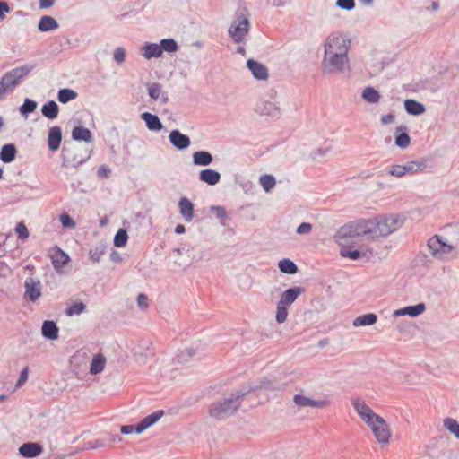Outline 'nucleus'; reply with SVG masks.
<instances>
[{"label": "nucleus", "mask_w": 459, "mask_h": 459, "mask_svg": "<svg viewBox=\"0 0 459 459\" xmlns=\"http://www.w3.org/2000/svg\"><path fill=\"white\" fill-rule=\"evenodd\" d=\"M163 414L164 411L162 410H159L143 418L142 421L147 428H150L155 424L163 416Z\"/></svg>", "instance_id": "45"}, {"label": "nucleus", "mask_w": 459, "mask_h": 459, "mask_svg": "<svg viewBox=\"0 0 459 459\" xmlns=\"http://www.w3.org/2000/svg\"><path fill=\"white\" fill-rule=\"evenodd\" d=\"M427 247L429 253L437 259L443 258L445 255H447L452 251V246L443 242L437 235H435L429 239Z\"/></svg>", "instance_id": "10"}, {"label": "nucleus", "mask_w": 459, "mask_h": 459, "mask_svg": "<svg viewBox=\"0 0 459 459\" xmlns=\"http://www.w3.org/2000/svg\"><path fill=\"white\" fill-rule=\"evenodd\" d=\"M106 364V358L101 354L98 353L92 359L90 367V373L92 375L100 374L103 371Z\"/></svg>", "instance_id": "33"}, {"label": "nucleus", "mask_w": 459, "mask_h": 459, "mask_svg": "<svg viewBox=\"0 0 459 459\" xmlns=\"http://www.w3.org/2000/svg\"><path fill=\"white\" fill-rule=\"evenodd\" d=\"M59 28V23L57 21L49 15L42 16L38 23V30L40 32H48L50 30H54Z\"/></svg>", "instance_id": "27"}, {"label": "nucleus", "mask_w": 459, "mask_h": 459, "mask_svg": "<svg viewBox=\"0 0 459 459\" xmlns=\"http://www.w3.org/2000/svg\"><path fill=\"white\" fill-rule=\"evenodd\" d=\"M251 390L252 388L238 389L230 397L212 403L209 406V415L217 420H224L232 416L239 408L241 399Z\"/></svg>", "instance_id": "2"}, {"label": "nucleus", "mask_w": 459, "mask_h": 459, "mask_svg": "<svg viewBox=\"0 0 459 459\" xmlns=\"http://www.w3.org/2000/svg\"><path fill=\"white\" fill-rule=\"evenodd\" d=\"M293 401L299 407L325 408L329 405L327 400H313L302 394H296Z\"/></svg>", "instance_id": "15"}, {"label": "nucleus", "mask_w": 459, "mask_h": 459, "mask_svg": "<svg viewBox=\"0 0 459 459\" xmlns=\"http://www.w3.org/2000/svg\"><path fill=\"white\" fill-rule=\"evenodd\" d=\"M305 291L302 287H292L286 290L281 296L278 302L290 307Z\"/></svg>", "instance_id": "18"}, {"label": "nucleus", "mask_w": 459, "mask_h": 459, "mask_svg": "<svg viewBox=\"0 0 459 459\" xmlns=\"http://www.w3.org/2000/svg\"><path fill=\"white\" fill-rule=\"evenodd\" d=\"M17 149L13 143L4 144L0 151V160L4 163H10L14 160Z\"/></svg>", "instance_id": "28"}, {"label": "nucleus", "mask_w": 459, "mask_h": 459, "mask_svg": "<svg viewBox=\"0 0 459 459\" xmlns=\"http://www.w3.org/2000/svg\"><path fill=\"white\" fill-rule=\"evenodd\" d=\"M247 66L255 79L267 80L269 76L268 69L262 63H259L254 59H248L247 61Z\"/></svg>", "instance_id": "14"}, {"label": "nucleus", "mask_w": 459, "mask_h": 459, "mask_svg": "<svg viewBox=\"0 0 459 459\" xmlns=\"http://www.w3.org/2000/svg\"><path fill=\"white\" fill-rule=\"evenodd\" d=\"M137 306L141 309H146L148 307V298L145 294L140 293L137 297Z\"/></svg>", "instance_id": "56"}, {"label": "nucleus", "mask_w": 459, "mask_h": 459, "mask_svg": "<svg viewBox=\"0 0 459 459\" xmlns=\"http://www.w3.org/2000/svg\"><path fill=\"white\" fill-rule=\"evenodd\" d=\"M255 110L263 116H268L274 119L281 117V108L274 102L268 100H262L257 103Z\"/></svg>", "instance_id": "12"}, {"label": "nucleus", "mask_w": 459, "mask_h": 459, "mask_svg": "<svg viewBox=\"0 0 459 459\" xmlns=\"http://www.w3.org/2000/svg\"><path fill=\"white\" fill-rule=\"evenodd\" d=\"M41 113L45 117L54 120L58 117L59 107L56 101L49 100L42 106Z\"/></svg>", "instance_id": "29"}, {"label": "nucleus", "mask_w": 459, "mask_h": 459, "mask_svg": "<svg viewBox=\"0 0 459 459\" xmlns=\"http://www.w3.org/2000/svg\"><path fill=\"white\" fill-rule=\"evenodd\" d=\"M141 118L145 122L147 128L151 131H160L163 128V125L157 115L143 112L141 114Z\"/></svg>", "instance_id": "21"}, {"label": "nucleus", "mask_w": 459, "mask_h": 459, "mask_svg": "<svg viewBox=\"0 0 459 459\" xmlns=\"http://www.w3.org/2000/svg\"><path fill=\"white\" fill-rule=\"evenodd\" d=\"M288 306L282 305L280 302L277 303L275 319L278 324H282L286 321L288 316Z\"/></svg>", "instance_id": "46"}, {"label": "nucleus", "mask_w": 459, "mask_h": 459, "mask_svg": "<svg viewBox=\"0 0 459 459\" xmlns=\"http://www.w3.org/2000/svg\"><path fill=\"white\" fill-rule=\"evenodd\" d=\"M72 139L77 142H85L87 143L93 142L92 133L90 129L83 126H74L72 130Z\"/></svg>", "instance_id": "20"}, {"label": "nucleus", "mask_w": 459, "mask_h": 459, "mask_svg": "<svg viewBox=\"0 0 459 459\" xmlns=\"http://www.w3.org/2000/svg\"><path fill=\"white\" fill-rule=\"evenodd\" d=\"M212 160V155L207 151H197L193 153V162L196 166H208Z\"/></svg>", "instance_id": "31"}, {"label": "nucleus", "mask_w": 459, "mask_h": 459, "mask_svg": "<svg viewBox=\"0 0 459 459\" xmlns=\"http://www.w3.org/2000/svg\"><path fill=\"white\" fill-rule=\"evenodd\" d=\"M42 296V284L39 279L28 277L24 281L23 298L31 303H37Z\"/></svg>", "instance_id": "9"}, {"label": "nucleus", "mask_w": 459, "mask_h": 459, "mask_svg": "<svg viewBox=\"0 0 459 459\" xmlns=\"http://www.w3.org/2000/svg\"><path fill=\"white\" fill-rule=\"evenodd\" d=\"M59 329L56 324L51 320H46L42 324L41 333L42 335L51 341L58 338Z\"/></svg>", "instance_id": "26"}, {"label": "nucleus", "mask_w": 459, "mask_h": 459, "mask_svg": "<svg viewBox=\"0 0 459 459\" xmlns=\"http://www.w3.org/2000/svg\"><path fill=\"white\" fill-rule=\"evenodd\" d=\"M211 211L221 221L225 220L227 217V212L223 206L212 205L211 206Z\"/></svg>", "instance_id": "54"}, {"label": "nucleus", "mask_w": 459, "mask_h": 459, "mask_svg": "<svg viewBox=\"0 0 459 459\" xmlns=\"http://www.w3.org/2000/svg\"><path fill=\"white\" fill-rule=\"evenodd\" d=\"M77 96V92L69 88L60 89L57 92V100L64 104L75 100Z\"/></svg>", "instance_id": "38"}, {"label": "nucleus", "mask_w": 459, "mask_h": 459, "mask_svg": "<svg viewBox=\"0 0 459 459\" xmlns=\"http://www.w3.org/2000/svg\"><path fill=\"white\" fill-rule=\"evenodd\" d=\"M361 97L364 100L368 103H377L380 100V94L378 91H377L373 87H366L361 93Z\"/></svg>", "instance_id": "36"}, {"label": "nucleus", "mask_w": 459, "mask_h": 459, "mask_svg": "<svg viewBox=\"0 0 459 459\" xmlns=\"http://www.w3.org/2000/svg\"><path fill=\"white\" fill-rule=\"evenodd\" d=\"M278 267L281 273L287 274H295L298 272V266L289 258L281 259L278 264Z\"/></svg>", "instance_id": "37"}, {"label": "nucleus", "mask_w": 459, "mask_h": 459, "mask_svg": "<svg viewBox=\"0 0 459 459\" xmlns=\"http://www.w3.org/2000/svg\"><path fill=\"white\" fill-rule=\"evenodd\" d=\"M352 405L359 416L367 425L373 421L375 417H379V415L376 414L373 410L360 399H355L352 402Z\"/></svg>", "instance_id": "11"}, {"label": "nucleus", "mask_w": 459, "mask_h": 459, "mask_svg": "<svg viewBox=\"0 0 459 459\" xmlns=\"http://www.w3.org/2000/svg\"><path fill=\"white\" fill-rule=\"evenodd\" d=\"M336 5L346 11H351L355 8V1L354 0H337Z\"/></svg>", "instance_id": "53"}, {"label": "nucleus", "mask_w": 459, "mask_h": 459, "mask_svg": "<svg viewBox=\"0 0 459 459\" xmlns=\"http://www.w3.org/2000/svg\"><path fill=\"white\" fill-rule=\"evenodd\" d=\"M377 321V316L374 313H368L356 317L353 321L355 327L372 325Z\"/></svg>", "instance_id": "35"}, {"label": "nucleus", "mask_w": 459, "mask_h": 459, "mask_svg": "<svg viewBox=\"0 0 459 459\" xmlns=\"http://www.w3.org/2000/svg\"><path fill=\"white\" fill-rule=\"evenodd\" d=\"M340 255L342 257H348L351 260H358L361 256V252L359 250H349L346 248H342L340 250Z\"/></svg>", "instance_id": "48"}, {"label": "nucleus", "mask_w": 459, "mask_h": 459, "mask_svg": "<svg viewBox=\"0 0 459 459\" xmlns=\"http://www.w3.org/2000/svg\"><path fill=\"white\" fill-rule=\"evenodd\" d=\"M15 231L21 239H26L29 237V230L22 221L16 224Z\"/></svg>", "instance_id": "51"}, {"label": "nucleus", "mask_w": 459, "mask_h": 459, "mask_svg": "<svg viewBox=\"0 0 459 459\" xmlns=\"http://www.w3.org/2000/svg\"><path fill=\"white\" fill-rule=\"evenodd\" d=\"M160 46L162 48V52L173 53L178 49V45L174 39H163L160 40Z\"/></svg>", "instance_id": "44"}, {"label": "nucleus", "mask_w": 459, "mask_h": 459, "mask_svg": "<svg viewBox=\"0 0 459 459\" xmlns=\"http://www.w3.org/2000/svg\"><path fill=\"white\" fill-rule=\"evenodd\" d=\"M169 139L170 143L178 150H185L190 146V138L175 129L169 133Z\"/></svg>", "instance_id": "13"}, {"label": "nucleus", "mask_w": 459, "mask_h": 459, "mask_svg": "<svg viewBox=\"0 0 459 459\" xmlns=\"http://www.w3.org/2000/svg\"><path fill=\"white\" fill-rule=\"evenodd\" d=\"M141 54L146 59L158 58L162 55V48L157 43H146L141 48Z\"/></svg>", "instance_id": "23"}, {"label": "nucleus", "mask_w": 459, "mask_h": 459, "mask_svg": "<svg viewBox=\"0 0 459 459\" xmlns=\"http://www.w3.org/2000/svg\"><path fill=\"white\" fill-rule=\"evenodd\" d=\"M425 310H426L425 304L420 302V303H418L417 305L407 306L405 307L397 309L394 311V315L395 316H410L411 317H415V316L421 315Z\"/></svg>", "instance_id": "19"}, {"label": "nucleus", "mask_w": 459, "mask_h": 459, "mask_svg": "<svg viewBox=\"0 0 459 459\" xmlns=\"http://www.w3.org/2000/svg\"><path fill=\"white\" fill-rule=\"evenodd\" d=\"M58 253L61 256V259H56V258H53L52 259V264H53V266L57 269V268H60L64 265H65L68 261L70 260L68 255H66L65 253H64L61 249L58 248Z\"/></svg>", "instance_id": "47"}, {"label": "nucleus", "mask_w": 459, "mask_h": 459, "mask_svg": "<svg viewBox=\"0 0 459 459\" xmlns=\"http://www.w3.org/2000/svg\"><path fill=\"white\" fill-rule=\"evenodd\" d=\"M186 354L188 357H192L195 354V351L193 348H187L185 351H182L180 354L178 355V362H185L184 356Z\"/></svg>", "instance_id": "59"}, {"label": "nucleus", "mask_w": 459, "mask_h": 459, "mask_svg": "<svg viewBox=\"0 0 459 459\" xmlns=\"http://www.w3.org/2000/svg\"><path fill=\"white\" fill-rule=\"evenodd\" d=\"M178 208L180 214L186 221H192L194 217V204L188 198L181 197L178 202Z\"/></svg>", "instance_id": "22"}, {"label": "nucleus", "mask_w": 459, "mask_h": 459, "mask_svg": "<svg viewBox=\"0 0 459 459\" xmlns=\"http://www.w3.org/2000/svg\"><path fill=\"white\" fill-rule=\"evenodd\" d=\"M107 244L100 241L97 243L89 252L90 259L93 264L99 263L101 256L106 253Z\"/></svg>", "instance_id": "32"}, {"label": "nucleus", "mask_w": 459, "mask_h": 459, "mask_svg": "<svg viewBox=\"0 0 459 459\" xmlns=\"http://www.w3.org/2000/svg\"><path fill=\"white\" fill-rule=\"evenodd\" d=\"M37 106L38 104L35 100L26 98L22 105L20 107V113L22 116L27 117L28 114L32 113L36 110Z\"/></svg>", "instance_id": "40"}, {"label": "nucleus", "mask_w": 459, "mask_h": 459, "mask_svg": "<svg viewBox=\"0 0 459 459\" xmlns=\"http://www.w3.org/2000/svg\"><path fill=\"white\" fill-rule=\"evenodd\" d=\"M43 451L39 443L28 442L19 447V454L25 458H34L39 455Z\"/></svg>", "instance_id": "17"}, {"label": "nucleus", "mask_w": 459, "mask_h": 459, "mask_svg": "<svg viewBox=\"0 0 459 459\" xmlns=\"http://www.w3.org/2000/svg\"><path fill=\"white\" fill-rule=\"evenodd\" d=\"M367 235H368V223L360 221L343 225L338 230L334 238L339 244H344L351 238Z\"/></svg>", "instance_id": "5"}, {"label": "nucleus", "mask_w": 459, "mask_h": 459, "mask_svg": "<svg viewBox=\"0 0 459 459\" xmlns=\"http://www.w3.org/2000/svg\"><path fill=\"white\" fill-rule=\"evenodd\" d=\"M91 152L92 151L91 150L84 156H82L75 153L74 147L67 146L65 144L62 148L61 153L62 166L65 168H77L90 159Z\"/></svg>", "instance_id": "7"}, {"label": "nucleus", "mask_w": 459, "mask_h": 459, "mask_svg": "<svg viewBox=\"0 0 459 459\" xmlns=\"http://www.w3.org/2000/svg\"><path fill=\"white\" fill-rule=\"evenodd\" d=\"M419 377L416 374H407L404 376L403 383L407 385H414L418 382Z\"/></svg>", "instance_id": "61"}, {"label": "nucleus", "mask_w": 459, "mask_h": 459, "mask_svg": "<svg viewBox=\"0 0 459 459\" xmlns=\"http://www.w3.org/2000/svg\"><path fill=\"white\" fill-rule=\"evenodd\" d=\"M250 30V22L247 17L238 15L229 29V34L235 43H242Z\"/></svg>", "instance_id": "6"}, {"label": "nucleus", "mask_w": 459, "mask_h": 459, "mask_svg": "<svg viewBox=\"0 0 459 459\" xmlns=\"http://www.w3.org/2000/svg\"><path fill=\"white\" fill-rule=\"evenodd\" d=\"M62 142V129L58 126H55L48 130V146L51 152H56L59 149Z\"/></svg>", "instance_id": "16"}, {"label": "nucleus", "mask_w": 459, "mask_h": 459, "mask_svg": "<svg viewBox=\"0 0 459 459\" xmlns=\"http://www.w3.org/2000/svg\"><path fill=\"white\" fill-rule=\"evenodd\" d=\"M312 225L308 222H302L296 230L298 234H307L311 231Z\"/></svg>", "instance_id": "57"}, {"label": "nucleus", "mask_w": 459, "mask_h": 459, "mask_svg": "<svg viewBox=\"0 0 459 459\" xmlns=\"http://www.w3.org/2000/svg\"><path fill=\"white\" fill-rule=\"evenodd\" d=\"M28 379V368H24L21 374H20V377H19V379L18 381L16 382V387H20L21 385H22Z\"/></svg>", "instance_id": "60"}, {"label": "nucleus", "mask_w": 459, "mask_h": 459, "mask_svg": "<svg viewBox=\"0 0 459 459\" xmlns=\"http://www.w3.org/2000/svg\"><path fill=\"white\" fill-rule=\"evenodd\" d=\"M106 446H107V443L104 441V439H98L93 442H90L88 448L95 449V448H100V447H103Z\"/></svg>", "instance_id": "63"}, {"label": "nucleus", "mask_w": 459, "mask_h": 459, "mask_svg": "<svg viewBox=\"0 0 459 459\" xmlns=\"http://www.w3.org/2000/svg\"><path fill=\"white\" fill-rule=\"evenodd\" d=\"M221 174L212 169H205L200 171L199 179L210 186L218 184L221 180Z\"/></svg>", "instance_id": "24"}, {"label": "nucleus", "mask_w": 459, "mask_h": 459, "mask_svg": "<svg viewBox=\"0 0 459 459\" xmlns=\"http://www.w3.org/2000/svg\"><path fill=\"white\" fill-rule=\"evenodd\" d=\"M128 234L125 229H119L114 237V246L123 247L126 245Z\"/></svg>", "instance_id": "43"}, {"label": "nucleus", "mask_w": 459, "mask_h": 459, "mask_svg": "<svg viewBox=\"0 0 459 459\" xmlns=\"http://www.w3.org/2000/svg\"><path fill=\"white\" fill-rule=\"evenodd\" d=\"M113 58L117 64H122L126 59V50L122 47L115 48Z\"/></svg>", "instance_id": "52"}, {"label": "nucleus", "mask_w": 459, "mask_h": 459, "mask_svg": "<svg viewBox=\"0 0 459 459\" xmlns=\"http://www.w3.org/2000/svg\"><path fill=\"white\" fill-rule=\"evenodd\" d=\"M371 429L377 441L379 444H387L389 442L391 432L386 421L381 417H375V420L368 424Z\"/></svg>", "instance_id": "8"}, {"label": "nucleus", "mask_w": 459, "mask_h": 459, "mask_svg": "<svg viewBox=\"0 0 459 459\" xmlns=\"http://www.w3.org/2000/svg\"><path fill=\"white\" fill-rule=\"evenodd\" d=\"M260 185L265 192H270L275 186L276 181L273 176L269 174L262 175L259 178Z\"/></svg>", "instance_id": "39"}, {"label": "nucleus", "mask_w": 459, "mask_h": 459, "mask_svg": "<svg viewBox=\"0 0 459 459\" xmlns=\"http://www.w3.org/2000/svg\"><path fill=\"white\" fill-rule=\"evenodd\" d=\"M404 108L408 114L413 116L421 115L426 110L422 103L412 99H408L404 101Z\"/></svg>", "instance_id": "30"}, {"label": "nucleus", "mask_w": 459, "mask_h": 459, "mask_svg": "<svg viewBox=\"0 0 459 459\" xmlns=\"http://www.w3.org/2000/svg\"><path fill=\"white\" fill-rule=\"evenodd\" d=\"M11 12V8L8 4L4 1L0 0V19L4 20L6 17V14Z\"/></svg>", "instance_id": "58"}, {"label": "nucleus", "mask_w": 459, "mask_h": 459, "mask_svg": "<svg viewBox=\"0 0 459 459\" xmlns=\"http://www.w3.org/2000/svg\"><path fill=\"white\" fill-rule=\"evenodd\" d=\"M148 93L152 100H158L161 93L160 84L157 83V82L151 84L148 88Z\"/></svg>", "instance_id": "49"}, {"label": "nucleus", "mask_w": 459, "mask_h": 459, "mask_svg": "<svg viewBox=\"0 0 459 459\" xmlns=\"http://www.w3.org/2000/svg\"><path fill=\"white\" fill-rule=\"evenodd\" d=\"M388 173H389V175L396 177V178H402L405 174H407V172L405 170V168H404V165H398V164L397 165H393L390 168Z\"/></svg>", "instance_id": "50"}, {"label": "nucleus", "mask_w": 459, "mask_h": 459, "mask_svg": "<svg viewBox=\"0 0 459 459\" xmlns=\"http://www.w3.org/2000/svg\"><path fill=\"white\" fill-rule=\"evenodd\" d=\"M10 273L9 266L4 262H0V277H7Z\"/></svg>", "instance_id": "64"}, {"label": "nucleus", "mask_w": 459, "mask_h": 459, "mask_svg": "<svg viewBox=\"0 0 459 459\" xmlns=\"http://www.w3.org/2000/svg\"><path fill=\"white\" fill-rule=\"evenodd\" d=\"M86 306L83 302L76 301L65 308V315L69 316L80 315L84 312Z\"/></svg>", "instance_id": "42"}, {"label": "nucleus", "mask_w": 459, "mask_h": 459, "mask_svg": "<svg viewBox=\"0 0 459 459\" xmlns=\"http://www.w3.org/2000/svg\"><path fill=\"white\" fill-rule=\"evenodd\" d=\"M35 64L27 63L4 74L0 79V100L13 91L35 68Z\"/></svg>", "instance_id": "3"}, {"label": "nucleus", "mask_w": 459, "mask_h": 459, "mask_svg": "<svg viewBox=\"0 0 459 459\" xmlns=\"http://www.w3.org/2000/svg\"><path fill=\"white\" fill-rule=\"evenodd\" d=\"M395 145L401 149H404L409 146L411 138L408 134V128L405 126H400L396 127Z\"/></svg>", "instance_id": "25"}, {"label": "nucleus", "mask_w": 459, "mask_h": 459, "mask_svg": "<svg viewBox=\"0 0 459 459\" xmlns=\"http://www.w3.org/2000/svg\"><path fill=\"white\" fill-rule=\"evenodd\" d=\"M351 39L341 33H332L324 44L322 72L324 74L343 73L350 68L348 52Z\"/></svg>", "instance_id": "1"}, {"label": "nucleus", "mask_w": 459, "mask_h": 459, "mask_svg": "<svg viewBox=\"0 0 459 459\" xmlns=\"http://www.w3.org/2000/svg\"><path fill=\"white\" fill-rule=\"evenodd\" d=\"M403 219L399 215L390 214L367 221L368 235L372 238L386 237L403 225Z\"/></svg>", "instance_id": "4"}, {"label": "nucleus", "mask_w": 459, "mask_h": 459, "mask_svg": "<svg viewBox=\"0 0 459 459\" xmlns=\"http://www.w3.org/2000/svg\"><path fill=\"white\" fill-rule=\"evenodd\" d=\"M427 160H420L408 161L403 165L407 173L415 174L423 171L427 168Z\"/></svg>", "instance_id": "34"}, {"label": "nucleus", "mask_w": 459, "mask_h": 459, "mask_svg": "<svg viewBox=\"0 0 459 459\" xmlns=\"http://www.w3.org/2000/svg\"><path fill=\"white\" fill-rule=\"evenodd\" d=\"M104 441L107 443V446H110L114 443L121 442L122 437L117 434L110 435L108 437L104 438Z\"/></svg>", "instance_id": "62"}, {"label": "nucleus", "mask_w": 459, "mask_h": 459, "mask_svg": "<svg viewBox=\"0 0 459 459\" xmlns=\"http://www.w3.org/2000/svg\"><path fill=\"white\" fill-rule=\"evenodd\" d=\"M60 221L64 228H74L75 226L74 221L66 213L60 215Z\"/></svg>", "instance_id": "55"}, {"label": "nucleus", "mask_w": 459, "mask_h": 459, "mask_svg": "<svg viewBox=\"0 0 459 459\" xmlns=\"http://www.w3.org/2000/svg\"><path fill=\"white\" fill-rule=\"evenodd\" d=\"M443 425L450 433L459 439V423L455 419L446 418L443 420Z\"/></svg>", "instance_id": "41"}]
</instances>
